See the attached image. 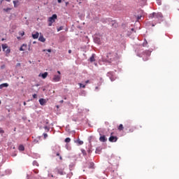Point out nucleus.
Here are the masks:
<instances>
[{
    "label": "nucleus",
    "instance_id": "obj_28",
    "mask_svg": "<svg viewBox=\"0 0 179 179\" xmlns=\"http://www.w3.org/2000/svg\"><path fill=\"white\" fill-rule=\"evenodd\" d=\"M64 29V27H60L59 28H57V31H61V30Z\"/></svg>",
    "mask_w": 179,
    "mask_h": 179
},
{
    "label": "nucleus",
    "instance_id": "obj_19",
    "mask_svg": "<svg viewBox=\"0 0 179 179\" xmlns=\"http://www.w3.org/2000/svg\"><path fill=\"white\" fill-rule=\"evenodd\" d=\"M18 150L21 152H23V150H24V146H23L22 145H19Z\"/></svg>",
    "mask_w": 179,
    "mask_h": 179
},
{
    "label": "nucleus",
    "instance_id": "obj_46",
    "mask_svg": "<svg viewBox=\"0 0 179 179\" xmlns=\"http://www.w3.org/2000/svg\"><path fill=\"white\" fill-rule=\"evenodd\" d=\"M60 103H64V100L60 101Z\"/></svg>",
    "mask_w": 179,
    "mask_h": 179
},
{
    "label": "nucleus",
    "instance_id": "obj_37",
    "mask_svg": "<svg viewBox=\"0 0 179 179\" xmlns=\"http://www.w3.org/2000/svg\"><path fill=\"white\" fill-rule=\"evenodd\" d=\"M1 69H5V64L2 65V66H1Z\"/></svg>",
    "mask_w": 179,
    "mask_h": 179
},
{
    "label": "nucleus",
    "instance_id": "obj_3",
    "mask_svg": "<svg viewBox=\"0 0 179 179\" xmlns=\"http://www.w3.org/2000/svg\"><path fill=\"white\" fill-rule=\"evenodd\" d=\"M149 17L150 19H153V17H156L157 19H162L163 18V14L162 13H152L149 15Z\"/></svg>",
    "mask_w": 179,
    "mask_h": 179
},
{
    "label": "nucleus",
    "instance_id": "obj_15",
    "mask_svg": "<svg viewBox=\"0 0 179 179\" xmlns=\"http://www.w3.org/2000/svg\"><path fill=\"white\" fill-rule=\"evenodd\" d=\"M88 169H94V163L93 162H90L88 164Z\"/></svg>",
    "mask_w": 179,
    "mask_h": 179
},
{
    "label": "nucleus",
    "instance_id": "obj_32",
    "mask_svg": "<svg viewBox=\"0 0 179 179\" xmlns=\"http://www.w3.org/2000/svg\"><path fill=\"white\" fill-rule=\"evenodd\" d=\"M134 131H135V129L134 128H131L130 129H129V132H134Z\"/></svg>",
    "mask_w": 179,
    "mask_h": 179
},
{
    "label": "nucleus",
    "instance_id": "obj_26",
    "mask_svg": "<svg viewBox=\"0 0 179 179\" xmlns=\"http://www.w3.org/2000/svg\"><path fill=\"white\" fill-rule=\"evenodd\" d=\"M43 138L44 139H47V138H48V134H47L46 133L43 134Z\"/></svg>",
    "mask_w": 179,
    "mask_h": 179
},
{
    "label": "nucleus",
    "instance_id": "obj_34",
    "mask_svg": "<svg viewBox=\"0 0 179 179\" xmlns=\"http://www.w3.org/2000/svg\"><path fill=\"white\" fill-rule=\"evenodd\" d=\"M13 2L14 3V8H16V3H17V1H13Z\"/></svg>",
    "mask_w": 179,
    "mask_h": 179
},
{
    "label": "nucleus",
    "instance_id": "obj_23",
    "mask_svg": "<svg viewBox=\"0 0 179 179\" xmlns=\"http://www.w3.org/2000/svg\"><path fill=\"white\" fill-rule=\"evenodd\" d=\"M33 166H36L37 167H38V162H37V161H34Z\"/></svg>",
    "mask_w": 179,
    "mask_h": 179
},
{
    "label": "nucleus",
    "instance_id": "obj_4",
    "mask_svg": "<svg viewBox=\"0 0 179 179\" xmlns=\"http://www.w3.org/2000/svg\"><path fill=\"white\" fill-rule=\"evenodd\" d=\"M58 16L57 15V14H54L52 15V17H50L48 18V22H49V24H48V26L49 27H51L52 26V23H55V20H57Z\"/></svg>",
    "mask_w": 179,
    "mask_h": 179
},
{
    "label": "nucleus",
    "instance_id": "obj_48",
    "mask_svg": "<svg viewBox=\"0 0 179 179\" xmlns=\"http://www.w3.org/2000/svg\"><path fill=\"white\" fill-rule=\"evenodd\" d=\"M2 2H3V0H1V3H2Z\"/></svg>",
    "mask_w": 179,
    "mask_h": 179
},
{
    "label": "nucleus",
    "instance_id": "obj_29",
    "mask_svg": "<svg viewBox=\"0 0 179 179\" xmlns=\"http://www.w3.org/2000/svg\"><path fill=\"white\" fill-rule=\"evenodd\" d=\"M20 36H21L22 37H23V36H24V31H20L19 33Z\"/></svg>",
    "mask_w": 179,
    "mask_h": 179
},
{
    "label": "nucleus",
    "instance_id": "obj_50",
    "mask_svg": "<svg viewBox=\"0 0 179 179\" xmlns=\"http://www.w3.org/2000/svg\"><path fill=\"white\" fill-rule=\"evenodd\" d=\"M35 173H36V174H37V173H38V172H37V171H35Z\"/></svg>",
    "mask_w": 179,
    "mask_h": 179
},
{
    "label": "nucleus",
    "instance_id": "obj_33",
    "mask_svg": "<svg viewBox=\"0 0 179 179\" xmlns=\"http://www.w3.org/2000/svg\"><path fill=\"white\" fill-rule=\"evenodd\" d=\"M0 134H5V131L0 127Z\"/></svg>",
    "mask_w": 179,
    "mask_h": 179
},
{
    "label": "nucleus",
    "instance_id": "obj_8",
    "mask_svg": "<svg viewBox=\"0 0 179 179\" xmlns=\"http://www.w3.org/2000/svg\"><path fill=\"white\" fill-rule=\"evenodd\" d=\"M96 54H92V57H90L89 61L90 62H94L96 61Z\"/></svg>",
    "mask_w": 179,
    "mask_h": 179
},
{
    "label": "nucleus",
    "instance_id": "obj_1",
    "mask_svg": "<svg viewBox=\"0 0 179 179\" xmlns=\"http://www.w3.org/2000/svg\"><path fill=\"white\" fill-rule=\"evenodd\" d=\"M3 51L6 53V57H9V54H10V48L8 47V44L4 43L1 45Z\"/></svg>",
    "mask_w": 179,
    "mask_h": 179
},
{
    "label": "nucleus",
    "instance_id": "obj_10",
    "mask_svg": "<svg viewBox=\"0 0 179 179\" xmlns=\"http://www.w3.org/2000/svg\"><path fill=\"white\" fill-rule=\"evenodd\" d=\"M94 40L96 44H101V39H100V38L96 37Z\"/></svg>",
    "mask_w": 179,
    "mask_h": 179
},
{
    "label": "nucleus",
    "instance_id": "obj_52",
    "mask_svg": "<svg viewBox=\"0 0 179 179\" xmlns=\"http://www.w3.org/2000/svg\"><path fill=\"white\" fill-rule=\"evenodd\" d=\"M115 26H117V24H115Z\"/></svg>",
    "mask_w": 179,
    "mask_h": 179
},
{
    "label": "nucleus",
    "instance_id": "obj_54",
    "mask_svg": "<svg viewBox=\"0 0 179 179\" xmlns=\"http://www.w3.org/2000/svg\"><path fill=\"white\" fill-rule=\"evenodd\" d=\"M0 104H1V101H0Z\"/></svg>",
    "mask_w": 179,
    "mask_h": 179
},
{
    "label": "nucleus",
    "instance_id": "obj_27",
    "mask_svg": "<svg viewBox=\"0 0 179 179\" xmlns=\"http://www.w3.org/2000/svg\"><path fill=\"white\" fill-rule=\"evenodd\" d=\"M44 129H45L47 131V132H49L50 131V128L48 127L47 126H45L44 127Z\"/></svg>",
    "mask_w": 179,
    "mask_h": 179
},
{
    "label": "nucleus",
    "instance_id": "obj_12",
    "mask_svg": "<svg viewBox=\"0 0 179 179\" xmlns=\"http://www.w3.org/2000/svg\"><path fill=\"white\" fill-rule=\"evenodd\" d=\"M39 76H41L43 78V79H45V78H47V76H48V73L45 72L42 74H39Z\"/></svg>",
    "mask_w": 179,
    "mask_h": 179
},
{
    "label": "nucleus",
    "instance_id": "obj_9",
    "mask_svg": "<svg viewBox=\"0 0 179 179\" xmlns=\"http://www.w3.org/2000/svg\"><path fill=\"white\" fill-rule=\"evenodd\" d=\"M39 103H40L41 106H45V104L47 103V100H45L44 99H40Z\"/></svg>",
    "mask_w": 179,
    "mask_h": 179
},
{
    "label": "nucleus",
    "instance_id": "obj_35",
    "mask_svg": "<svg viewBox=\"0 0 179 179\" xmlns=\"http://www.w3.org/2000/svg\"><path fill=\"white\" fill-rule=\"evenodd\" d=\"M43 51H48V52H51V49H48V50H43Z\"/></svg>",
    "mask_w": 179,
    "mask_h": 179
},
{
    "label": "nucleus",
    "instance_id": "obj_38",
    "mask_svg": "<svg viewBox=\"0 0 179 179\" xmlns=\"http://www.w3.org/2000/svg\"><path fill=\"white\" fill-rule=\"evenodd\" d=\"M85 83L87 84V83H90V80H87L85 81Z\"/></svg>",
    "mask_w": 179,
    "mask_h": 179
},
{
    "label": "nucleus",
    "instance_id": "obj_21",
    "mask_svg": "<svg viewBox=\"0 0 179 179\" xmlns=\"http://www.w3.org/2000/svg\"><path fill=\"white\" fill-rule=\"evenodd\" d=\"M23 47H27V45L23 44L22 46L20 48V51H24V48Z\"/></svg>",
    "mask_w": 179,
    "mask_h": 179
},
{
    "label": "nucleus",
    "instance_id": "obj_7",
    "mask_svg": "<svg viewBox=\"0 0 179 179\" xmlns=\"http://www.w3.org/2000/svg\"><path fill=\"white\" fill-rule=\"evenodd\" d=\"M118 138L117 136H110L109 138V142H117Z\"/></svg>",
    "mask_w": 179,
    "mask_h": 179
},
{
    "label": "nucleus",
    "instance_id": "obj_30",
    "mask_svg": "<svg viewBox=\"0 0 179 179\" xmlns=\"http://www.w3.org/2000/svg\"><path fill=\"white\" fill-rule=\"evenodd\" d=\"M81 152H82V153H83V155L84 156H86V150H81Z\"/></svg>",
    "mask_w": 179,
    "mask_h": 179
},
{
    "label": "nucleus",
    "instance_id": "obj_44",
    "mask_svg": "<svg viewBox=\"0 0 179 179\" xmlns=\"http://www.w3.org/2000/svg\"><path fill=\"white\" fill-rule=\"evenodd\" d=\"M96 90H99V87H95Z\"/></svg>",
    "mask_w": 179,
    "mask_h": 179
},
{
    "label": "nucleus",
    "instance_id": "obj_40",
    "mask_svg": "<svg viewBox=\"0 0 179 179\" xmlns=\"http://www.w3.org/2000/svg\"><path fill=\"white\" fill-rule=\"evenodd\" d=\"M68 5H69V2H66V6H68Z\"/></svg>",
    "mask_w": 179,
    "mask_h": 179
},
{
    "label": "nucleus",
    "instance_id": "obj_14",
    "mask_svg": "<svg viewBox=\"0 0 179 179\" xmlns=\"http://www.w3.org/2000/svg\"><path fill=\"white\" fill-rule=\"evenodd\" d=\"M39 41H41V43H45V38H44V36L43 35L39 36L38 38Z\"/></svg>",
    "mask_w": 179,
    "mask_h": 179
},
{
    "label": "nucleus",
    "instance_id": "obj_42",
    "mask_svg": "<svg viewBox=\"0 0 179 179\" xmlns=\"http://www.w3.org/2000/svg\"><path fill=\"white\" fill-rule=\"evenodd\" d=\"M57 73H59V75H61V71H57Z\"/></svg>",
    "mask_w": 179,
    "mask_h": 179
},
{
    "label": "nucleus",
    "instance_id": "obj_39",
    "mask_svg": "<svg viewBox=\"0 0 179 179\" xmlns=\"http://www.w3.org/2000/svg\"><path fill=\"white\" fill-rule=\"evenodd\" d=\"M58 3H61L62 2V0H57Z\"/></svg>",
    "mask_w": 179,
    "mask_h": 179
},
{
    "label": "nucleus",
    "instance_id": "obj_53",
    "mask_svg": "<svg viewBox=\"0 0 179 179\" xmlns=\"http://www.w3.org/2000/svg\"><path fill=\"white\" fill-rule=\"evenodd\" d=\"M0 52H1V46H0Z\"/></svg>",
    "mask_w": 179,
    "mask_h": 179
},
{
    "label": "nucleus",
    "instance_id": "obj_22",
    "mask_svg": "<svg viewBox=\"0 0 179 179\" xmlns=\"http://www.w3.org/2000/svg\"><path fill=\"white\" fill-rule=\"evenodd\" d=\"M64 142H66V143H69V142H71V138H66L64 140Z\"/></svg>",
    "mask_w": 179,
    "mask_h": 179
},
{
    "label": "nucleus",
    "instance_id": "obj_41",
    "mask_svg": "<svg viewBox=\"0 0 179 179\" xmlns=\"http://www.w3.org/2000/svg\"><path fill=\"white\" fill-rule=\"evenodd\" d=\"M69 54H72V50H69Z\"/></svg>",
    "mask_w": 179,
    "mask_h": 179
},
{
    "label": "nucleus",
    "instance_id": "obj_49",
    "mask_svg": "<svg viewBox=\"0 0 179 179\" xmlns=\"http://www.w3.org/2000/svg\"><path fill=\"white\" fill-rule=\"evenodd\" d=\"M96 153H99V151H97V150H96Z\"/></svg>",
    "mask_w": 179,
    "mask_h": 179
},
{
    "label": "nucleus",
    "instance_id": "obj_45",
    "mask_svg": "<svg viewBox=\"0 0 179 179\" xmlns=\"http://www.w3.org/2000/svg\"><path fill=\"white\" fill-rule=\"evenodd\" d=\"M6 2H10L11 0H6Z\"/></svg>",
    "mask_w": 179,
    "mask_h": 179
},
{
    "label": "nucleus",
    "instance_id": "obj_24",
    "mask_svg": "<svg viewBox=\"0 0 179 179\" xmlns=\"http://www.w3.org/2000/svg\"><path fill=\"white\" fill-rule=\"evenodd\" d=\"M56 156H59V160H62V156H61V155L59 154V152H57V153H56Z\"/></svg>",
    "mask_w": 179,
    "mask_h": 179
},
{
    "label": "nucleus",
    "instance_id": "obj_11",
    "mask_svg": "<svg viewBox=\"0 0 179 179\" xmlns=\"http://www.w3.org/2000/svg\"><path fill=\"white\" fill-rule=\"evenodd\" d=\"M99 141L101 142H107V138H106V136H101L100 138H99Z\"/></svg>",
    "mask_w": 179,
    "mask_h": 179
},
{
    "label": "nucleus",
    "instance_id": "obj_6",
    "mask_svg": "<svg viewBox=\"0 0 179 179\" xmlns=\"http://www.w3.org/2000/svg\"><path fill=\"white\" fill-rule=\"evenodd\" d=\"M61 80V76L55 75L52 78V82H59Z\"/></svg>",
    "mask_w": 179,
    "mask_h": 179
},
{
    "label": "nucleus",
    "instance_id": "obj_2",
    "mask_svg": "<svg viewBox=\"0 0 179 179\" xmlns=\"http://www.w3.org/2000/svg\"><path fill=\"white\" fill-rule=\"evenodd\" d=\"M117 57V55L115 52H109L107 55V58L109 61H115Z\"/></svg>",
    "mask_w": 179,
    "mask_h": 179
},
{
    "label": "nucleus",
    "instance_id": "obj_5",
    "mask_svg": "<svg viewBox=\"0 0 179 179\" xmlns=\"http://www.w3.org/2000/svg\"><path fill=\"white\" fill-rule=\"evenodd\" d=\"M64 169L61 166H57L55 169V173H57V174H59L60 176H64L65 174V171H64Z\"/></svg>",
    "mask_w": 179,
    "mask_h": 179
},
{
    "label": "nucleus",
    "instance_id": "obj_36",
    "mask_svg": "<svg viewBox=\"0 0 179 179\" xmlns=\"http://www.w3.org/2000/svg\"><path fill=\"white\" fill-rule=\"evenodd\" d=\"M33 97H34V99H37V94H33Z\"/></svg>",
    "mask_w": 179,
    "mask_h": 179
},
{
    "label": "nucleus",
    "instance_id": "obj_16",
    "mask_svg": "<svg viewBox=\"0 0 179 179\" xmlns=\"http://www.w3.org/2000/svg\"><path fill=\"white\" fill-rule=\"evenodd\" d=\"M76 143H78L79 145H83V141H81L80 138H78L77 141H75Z\"/></svg>",
    "mask_w": 179,
    "mask_h": 179
},
{
    "label": "nucleus",
    "instance_id": "obj_25",
    "mask_svg": "<svg viewBox=\"0 0 179 179\" xmlns=\"http://www.w3.org/2000/svg\"><path fill=\"white\" fill-rule=\"evenodd\" d=\"M80 87H83V89H85L86 87V85H83L82 83H78Z\"/></svg>",
    "mask_w": 179,
    "mask_h": 179
},
{
    "label": "nucleus",
    "instance_id": "obj_18",
    "mask_svg": "<svg viewBox=\"0 0 179 179\" xmlns=\"http://www.w3.org/2000/svg\"><path fill=\"white\" fill-rule=\"evenodd\" d=\"M8 86H9V84L8 83H3L0 85L1 89H2V87H8Z\"/></svg>",
    "mask_w": 179,
    "mask_h": 179
},
{
    "label": "nucleus",
    "instance_id": "obj_20",
    "mask_svg": "<svg viewBox=\"0 0 179 179\" xmlns=\"http://www.w3.org/2000/svg\"><path fill=\"white\" fill-rule=\"evenodd\" d=\"M143 47H148V41H146V39H145L143 43Z\"/></svg>",
    "mask_w": 179,
    "mask_h": 179
},
{
    "label": "nucleus",
    "instance_id": "obj_31",
    "mask_svg": "<svg viewBox=\"0 0 179 179\" xmlns=\"http://www.w3.org/2000/svg\"><path fill=\"white\" fill-rule=\"evenodd\" d=\"M157 3L158 5H162V0H157Z\"/></svg>",
    "mask_w": 179,
    "mask_h": 179
},
{
    "label": "nucleus",
    "instance_id": "obj_51",
    "mask_svg": "<svg viewBox=\"0 0 179 179\" xmlns=\"http://www.w3.org/2000/svg\"><path fill=\"white\" fill-rule=\"evenodd\" d=\"M131 31H134V29H131Z\"/></svg>",
    "mask_w": 179,
    "mask_h": 179
},
{
    "label": "nucleus",
    "instance_id": "obj_13",
    "mask_svg": "<svg viewBox=\"0 0 179 179\" xmlns=\"http://www.w3.org/2000/svg\"><path fill=\"white\" fill-rule=\"evenodd\" d=\"M40 36V34L38 32H36V34H32V37L33 38H34L35 40L36 38H38V36Z\"/></svg>",
    "mask_w": 179,
    "mask_h": 179
},
{
    "label": "nucleus",
    "instance_id": "obj_17",
    "mask_svg": "<svg viewBox=\"0 0 179 179\" xmlns=\"http://www.w3.org/2000/svg\"><path fill=\"white\" fill-rule=\"evenodd\" d=\"M117 129L118 131H124V125H122V124H120L117 127Z\"/></svg>",
    "mask_w": 179,
    "mask_h": 179
},
{
    "label": "nucleus",
    "instance_id": "obj_47",
    "mask_svg": "<svg viewBox=\"0 0 179 179\" xmlns=\"http://www.w3.org/2000/svg\"><path fill=\"white\" fill-rule=\"evenodd\" d=\"M24 106H26V102L25 101L24 102Z\"/></svg>",
    "mask_w": 179,
    "mask_h": 179
},
{
    "label": "nucleus",
    "instance_id": "obj_43",
    "mask_svg": "<svg viewBox=\"0 0 179 179\" xmlns=\"http://www.w3.org/2000/svg\"><path fill=\"white\" fill-rule=\"evenodd\" d=\"M36 87H38V86H40V85L39 84H36Z\"/></svg>",
    "mask_w": 179,
    "mask_h": 179
}]
</instances>
